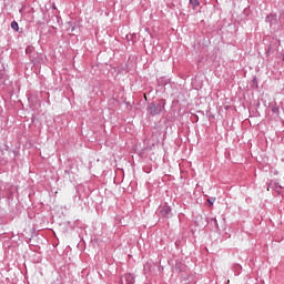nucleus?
<instances>
[{"mask_svg":"<svg viewBox=\"0 0 284 284\" xmlns=\"http://www.w3.org/2000/svg\"><path fill=\"white\" fill-rule=\"evenodd\" d=\"M163 110H165V100L149 103L148 112L151 116H159Z\"/></svg>","mask_w":284,"mask_h":284,"instance_id":"obj_1","label":"nucleus"},{"mask_svg":"<svg viewBox=\"0 0 284 284\" xmlns=\"http://www.w3.org/2000/svg\"><path fill=\"white\" fill-rule=\"evenodd\" d=\"M158 214H160L162 219H172V206L168 204H161L158 209Z\"/></svg>","mask_w":284,"mask_h":284,"instance_id":"obj_2","label":"nucleus"},{"mask_svg":"<svg viewBox=\"0 0 284 284\" xmlns=\"http://www.w3.org/2000/svg\"><path fill=\"white\" fill-rule=\"evenodd\" d=\"M136 281L134 280V275L131 273H126L121 277V284H134Z\"/></svg>","mask_w":284,"mask_h":284,"instance_id":"obj_3","label":"nucleus"},{"mask_svg":"<svg viewBox=\"0 0 284 284\" xmlns=\"http://www.w3.org/2000/svg\"><path fill=\"white\" fill-rule=\"evenodd\" d=\"M266 23L270 24V28H274V26H276V23H278V20L276 18L275 13H271L265 18Z\"/></svg>","mask_w":284,"mask_h":284,"instance_id":"obj_4","label":"nucleus"},{"mask_svg":"<svg viewBox=\"0 0 284 284\" xmlns=\"http://www.w3.org/2000/svg\"><path fill=\"white\" fill-rule=\"evenodd\" d=\"M190 4L192 6L193 10H196V8H199V6H201V2H199V0H189Z\"/></svg>","mask_w":284,"mask_h":284,"instance_id":"obj_5","label":"nucleus"},{"mask_svg":"<svg viewBox=\"0 0 284 284\" xmlns=\"http://www.w3.org/2000/svg\"><path fill=\"white\" fill-rule=\"evenodd\" d=\"M11 28L14 30V32H19V22L18 21H12L11 22Z\"/></svg>","mask_w":284,"mask_h":284,"instance_id":"obj_6","label":"nucleus"},{"mask_svg":"<svg viewBox=\"0 0 284 284\" xmlns=\"http://www.w3.org/2000/svg\"><path fill=\"white\" fill-rule=\"evenodd\" d=\"M272 112H273V114H278V112H280L278 105L272 106Z\"/></svg>","mask_w":284,"mask_h":284,"instance_id":"obj_7","label":"nucleus"},{"mask_svg":"<svg viewBox=\"0 0 284 284\" xmlns=\"http://www.w3.org/2000/svg\"><path fill=\"white\" fill-rule=\"evenodd\" d=\"M214 225L215 227H219V221H216V219H214Z\"/></svg>","mask_w":284,"mask_h":284,"instance_id":"obj_8","label":"nucleus"},{"mask_svg":"<svg viewBox=\"0 0 284 284\" xmlns=\"http://www.w3.org/2000/svg\"><path fill=\"white\" fill-rule=\"evenodd\" d=\"M207 203H210V205H214V201H212V200H207Z\"/></svg>","mask_w":284,"mask_h":284,"instance_id":"obj_9","label":"nucleus"},{"mask_svg":"<svg viewBox=\"0 0 284 284\" xmlns=\"http://www.w3.org/2000/svg\"><path fill=\"white\" fill-rule=\"evenodd\" d=\"M276 187H280V190H283V186H282V185H277Z\"/></svg>","mask_w":284,"mask_h":284,"instance_id":"obj_10","label":"nucleus"},{"mask_svg":"<svg viewBox=\"0 0 284 284\" xmlns=\"http://www.w3.org/2000/svg\"><path fill=\"white\" fill-rule=\"evenodd\" d=\"M53 10H57V6L53 4Z\"/></svg>","mask_w":284,"mask_h":284,"instance_id":"obj_11","label":"nucleus"},{"mask_svg":"<svg viewBox=\"0 0 284 284\" xmlns=\"http://www.w3.org/2000/svg\"><path fill=\"white\" fill-rule=\"evenodd\" d=\"M65 172V174H70V172H68V171H64Z\"/></svg>","mask_w":284,"mask_h":284,"instance_id":"obj_12","label":"nucleus"}]
</instances>
